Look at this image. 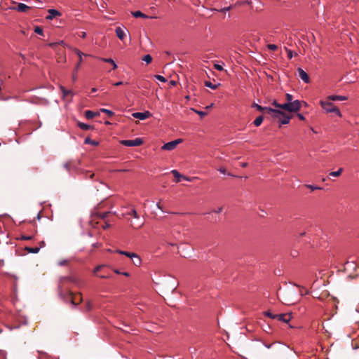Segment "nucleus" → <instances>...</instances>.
I'll list each match as a JSON object with an SVG mask.
<instances>
[{
	"mask_svg": "<svg viewBox=\"0 0 359 359\" xmlns=\"http://www.w3.org/2000/svg\"><path fill=\"white\" fill-rule=\"evenodd\" d=\"M58 294L61 299H62L65 302H70L72 305L76 306L82 302L83 299L81 297V294H79V302H76V297L77 295H74L70 290H65V289L60 288L58 290Z\"/></svg>",
	"mask_w": 359,
	"mask_h": 359,
	"instance_id": "obj_1",
	"label": "nucleus"
},
{
	"mask_svg": "<svg viewBox=\"0 0 359 359\" xmlns=\"http://www.w3.org/2000/svg\"><path fill=\"white\" fill-rule=\"evenodd\" d=\"M320 104L326 113H334L337 116L341 117L342 114L339 109L331 102V100L327 99L326 100H320Z\"/></svg>",
	"mask_w": 359,
	"mask_h": 359,
	"instance_id": "obj_2",
	"label": "nucleus"
},
{
	"mask_svg": "<svg viewBox=\"0 0 359 359\" xmlns=\"http://www.w3.org/2000/svg\"><path fill=\"white\" fill-rule=\"evenodd\" d=\"M68 283H72L78 287H81L82 282L74 276H62L60 278L58 283V290L65 289Z\"/></svg>",
	"mask_w": 359,
	"mask_h": 359,
	"instance_id": "obj_3",
	"label": "nucleus"
},
{
	"mask_svg": "<svg viewBox=\"0 0 359 359\" xmlns=\"http://www.w3.org/2000/svg\"><path fill=\"white\" fill-rule=\"evenodd\" d=\"M284 110L288 112H297L302 107V102L298 100H294L290 102L283 104Z\"/></svg>",
	"mask_w": 359,
	"mask_h": 359,
	"instance_id": "obj_4",
	"label": "nucleus"
},
{
	"mask_svg": "<svg viewBox=\"0 0 359 359\" xmlns=\"http://www.w3.org/2000/svg\"><path fill=\"white\" fill-rule=\"evenodd\" d=\"M121 143L124 145V146H126V147H137V146H140L143 144V140L142 138H140V137H137V138H135V140H122L121 142Z\"/></svg>",
	"mask_w": 359,
	"mask_h": 359,
	"instance_id": "obj_5",
	"label": "nucleus"
},
{
	"mask_svg": "<svg viewBox=\"0 0 359 359\" xmlns=\"http://www.w3.org/2000/svg\"><path fill=\"white\" fill-rule=\"evenodd\" d=\"M181 142H182L181 139H177L175 140L170 141L169 142L164 144L161 149L163 150H168V151L173 150L177 147V145L179 143H180Z\"/></svg>",
	"mask_w": 359,
	"mask_h": 359,
	"instance_id": "obj_6",
	"label": "nucleus"
},
{
	"mask_svg": "<svg viewBox=\"0 0 359 359\" xmlns=\"http://www.w3.org/2000/svg\"><path fill=\"white\" fill-rule=\"evenodd\" d=\"M276 320L278 321H281L283 323H289L290 320L292 319V315L290 313H280L276 315Z\"/></svg>",
	"mask_w": 359,
	"mask_h": 359,
	"instance_id": "obj_7",
	"label": "nucleus"
},
{
	"mask_svg": "<svg viewBox=\"0 0 359 359\" xmlns=\"http://www.w3.org/2000/svg\"><path fill=\"white\" fill-rule=\"evenodd\" d=\"M132 116L135 118L144 120L151 116V114L149 111H145L144 112H135L132 114Z\"/></svg>",
	"mask_w": 359,
	"mask_h": 359,
	"instance_id": "obj_8",
	"label": "nucleus"
},
{
	"mask_svg": "<svg viewBox=\"0 0 359 359\" xmlns=\"http://www.w3.org/2000/svg\"><path fill=\"white\" fill-rule=\"evenodd\" d=\"M298 75L299 78L306 83H309L310 82L309 76L308 74L302 68L297 69Z\"/></svg>",
	"mask_w": 359,
	"mask_h": 359,
	"instance_id": "obj_9",
	"label": "nucleus"
},
{
	"mask_svg": "<svg viewBox=\"0 0 359 359\" xmlns=\"http://www.w3.org/2000/svg\"><path fill=\"white\" fill-rule=\"evenodd\" d=\"M125 29L127 30V29L125 27H117L115 29V32L117 37L121 41H123L126 37Z\"/></svg>",
	"mask_w": 359,
	"mask_h": 359,
	"instance_id": "obj_10",
	"label": "nucleus"
},
{
	"mask_svg": "<svg viewBox=\"0 0 359 359\" xmlns=\"http://www.w3.org/2000/svg\"><path fill=\"white\" fill-rule=\"evenodd\" d=\"M74 52L76 53V55H78L79 57V61L78 62L76 63V66H75V70L76 71H78L79 69L80 68V66L83 62V58H82V56L83 55H85V56H87L88 55H86V54H83L80 50H79L78 48H75L74 49Z\"/></svg>",
	"mask_w": 359,
	"mask_h": 359,
	"instance_id": "obj_11",
	"label": "nucleus"
},
{
	"mask_svg": "<svg viewBox=\"0 0 359 359\" xmlns=\"http://www.w3.org/2000/svg\"><path fill=\"white\" fill-rule=\"evenodd\" d=\"M48 15L46 16V20H51L57 16H61V13L56 9H49L48 11Z\"/></svg>",
	"mask_w": 359,
	"mask_h": 359,
	"instance_id": "obj_12",
	"label": "nucleus"
},
{
	"mask_svg": "<svg viewBox=\"0 0 359 359\" xmlns=\"http://www.w3.org/2000/svg\"><path fill=\"white\" fill-rule=\"evenodd\" d=\"M34 233L29 236L27 235H21L19 238H18V240H22V241H32L34 240L35 235L37 233V229L36 226H35L33 229Z\"/></svg>",
	"mask_w": 359,
	"mask_h": 359,
	"instance_id": "obj_13",
	"label": "nucleus"
},
{
	"mask_svg": "<svg viewBox=\"0 0 359 359\" xmlns=\"http://www.w3.org/2000/svg\"><path fill=\"white\" fill-rule=\"evenodd\" d=\"M30 8H31L29 6H28L27 5L22 4V3H18L16 6L13 7L14 10H16L18 12H21V13H26Z\"/></svg>",
	"mask_w": 359,
	"mask_h": 359,
	"instance_id": "obj_14",
	"label": "nucleus"
},
{
	"mask_svg": "<svg viewBox=\"0 0 359 359\" xmlns=\"http://www.w3.org/2000/svg\"><path fill=\"white\" fill-rule=\"evenodd\" d=\"M124 255H126V257H130L132 259L133 258L137 259V262H135V266H139L141 264V262H142L141 259L136 253L126 251V252L124 253Z\"/></svg>",
	"mask_w": 359,
	"mask_h": 359,
	"instance_id": "obj_15",
	"label": "nucleus"
},
{
	"mask_svg": "<svg viewBox=\"0 0 359 359\" xmlns=\"http://www.w3.org/2000/svg\"><path fill=\"white\" fill-rule=\"evenodd\" d=\"M65 168L69 171H73L77 170V165L74 161H68L64 164Z\"/></svg>",
	"mask_w": 359,
	"mask_h": 359,
	"instance_id": "obj_16",
	"label": "nucleus"
},
{
	"mask_svg": "<svg viewBox=\"0 0 359 359\" xmlns=\"http://www.w3.org/2000/svg\"><path fill=\"white\" fill-rule=\"evenodd\" d=\"M292 115H287L284 112L283 116H280V118H278V119L280 122V126L281 125H285V124L289 123L290 120L292 118Z\"/></svg>",
	"mask_w": 359,
	"mask_h": 359,
	"instance_id": "obj_17",
	"label": "nucleus"
},
{
	"mask_svg": "<svg viewBox=\"0 0 359 359\" xmlns=\"http://www.w3.org/2000/svg\"><path fill=\"white\" fill-rule=\"evenodd\" d=\"M327 99L331 101H345L348 100V97L343 95H332L327 96Z\"/></svg>",
	"mask_w": 359,
	"mask_h": 359,
	"instance_id": "obj_18",
	"label": "nucleus"
},
{
	"mask_svg": "<svg viewBox=\"0 0 359 359\" xmlns=\"http://www.w3.org/2000/svg\"><path fill=\"white\" fill-rule=\"evenodd\" d=\"M274 111H276V113L272 112L271 114H270L271 118L273 119H278L280 116H283L284 115V111H280L279 109H274Z\"/></svg>",
	"mask_w": 359,
	"mask_h": 359,
	"instance_id": "obj_19",
	"label": "nucleus"
},
{
	"mask_svg": "<svg viewBox=\"0 0 359 359\" xmlns=\"http://www.w3.org/2000/svg\"><path fill=\"white\" fill-rule=\"evenodd\" d=\"M100 114L99 112H94L93 111L87 110L85 111V117L87 119H91L93 117L98 116Z\"/></svg>",
	"mask_w": 359,
	"mask_h": 359,
	"instance_id": "obj_20",
	"label": "nucleus"
},
{
	"mask_svg": "<svg viewBox=\"0 0 359 359\" xmlns=\"http://www.w3.org/2000/svg\"><path fill=\"white\" fill-rule=\"evenodd\" d=\"M131 13L135 18H149L148 15H145L140 11H133Z\"/></svg>",
	"mask_w": 359,
	"mask_h": 359,
	"instance_id": "obj_21",
	"label": "nucleus"
},
{
	"mask_svg": "<svg viewBox=\"0 0 359 359\" xmlns=\"http://www.w3.org/2000/svg\"><path fill=\"white\" fill-rule=\"evenodd\" d=\"M100 60L102 62H107L109 64H111L113 65V69H115L117 68V65L116 62L112 60L111 58H104L101 57Z\"/></svg>",
	"mask_w": 359,
	"mask_h": 359,
	"instance_id": "obj_22",
	"label": "nucleus"
},
{
	"mask_svg": "<svg viewBox=\"0 0 359 359\" xmlns=\"http://www.w3.org/2000/svg\"><path fill=\"white\" fill-rule=\"evenodd\" d=\"M77 126L82 130H90V129H93V126H90L88 124H86V123H82V122H79L77 123Z\"/></svg>",
	"mask_w": 359,
	"mask_h": 359,
	"instance_id": "obj_23",
	"label": "nucleus"
},
{
	"mask_svg": "<svg viewBox=\"0 0 359 359\" xmlns=\"http://www.w3.org/2000/svg\"><path fill=\"white\" fill-rule=\"evenodd\" d=\"M84 144H91V145H93V146H98L100 143H99V142H97L96 140H93L90 139L89 137H87L84 140Z\"/></svg>",
	"mask_w": 359,
	"mask_h": 359,
	"instance_id": "obj_24",
	"label": "nucleus"
},
{
	"mask_svg": "<svg viewBox=\"0 0 359 359\" xmlns=\"http://www.w3.org/2000/svg\"><path fill=\"white\" fill-rule=\"evenodd\" d=\"M171 172L172 173V175H174L175 177H176V180L175 182H180L181 181V180L182 179V177H183V175H181L177 170H172L171 171Z\"/></svg>",
	"mask_w": 359,
	"mask_h": 359,
	"instance_id": "obj_25",
	"label": "nucleus"
},
{
	"mask_svg": "<svg viewBox=\"0 0 359 359\" xmlns=\"http://www.w3.org/2000/svg\"><path fill=\"white\" fill-rule=\"evenodd\" d=\"M25 250L27 251L28 253L36 254L39 252V248L25 247Z\"/></svg>",
	"mask_w": 359,
	"mask_h": 359,
	"instance_id": "obj_26",
	"label": "nucleus"
},
{
	"mask_svg": "<svg viewBox=\"0 0 359 359\" xmlns=\"http://www.w3.org/2000/svg\"><path fill=\"white\" fill-rule=\"evenodd\" d=\"M263 121H264V116L261 115L255 119L253 123L255 126H259L262 124V123L263 122Z\"/></svg>",
	"mask_w": 359,
	"mask_h": 359,
	"instance_id": "obj_27",
	"label": "nucleus"
},
{
	"mask_svg": "<svg viewBox=\"0 0 359 359\" xmlns=\"http://www.w3.org/2000/svg\"><path fill=\"white\" fill-rule=\"evenodd\" d=\"M60 89L61 90V92L62 93V96L63 97H67L68 95L71 94L72 93V91L71 90H67L64 86H60Z\"/></svg>",
	"mask_w": 359,
	"mask_h": 359,
	"instance_id": "obj_28",
	"label": "nucleus"
},
{
	"mask_svg": "<svg viewBox=\"0 0 359 359\" xmlns=\"http://www.w3.org/2000/svg\"><path fill=\"white\" fill-rule=\"evenodd\" d=\"M342 171H343V169L342 168H339L337 171L330 172L329 175L330 176H332V177H338V176H339L341 174Z\"/></svg>",
	"mask_w": 359,
	"mask_h": 359,
	"instance_id": "obj_29",
	"label": "nucleus"
},
{
	"mask_svg": "<svg viewBox=\"0 0 359 359\" xmlns=\"http://www.w3.org/2000/svg\"><path fill=\"white\" fill-rule=\"evenodd\" d=\"M252 107L255 108L259 111L263 112L265 109V107H262L257 103H253Z\"/></svg>",
	"mask_w": 359,
	"mask_h": 359,
	"instance_id": "obj_30",
	"label": "nucleus"
},
{
	"mask_svg": "<svg viewBox=\"0 0 359 359\" xmlns=\"http://www.w3.org/2000/svg\"><path fill=\"white\" fill-rule=\"evenodd\" d=\"M264 316H267L271 319H276V314H273L270 311H266L263 313Z\"/></svg>",
	"mask_w": 359,
	"mask_h": 359,
	"instance_id": "obj_31",
	"label": "nucleus"
},
{
	"mask_svg": "<svg viewBox=\"0 0 359 359\" xmlns=\"http://www.w3.org/2000/svg\"><path fill=\"white\" fill-rule=\"evenodd\" d=\"M304 186L306 187H307L308 189H310L311 191L323 189V188L320 187H318V186H315V185H311V184H305Z\"/></svg>",
	"mask_w": 359,
	"mask_h": 359,
	"instance_id": "obj_32",
	"label": "nucleus"
},
{
	"mask_svg": "<svg viewBox=\"0 0 359 359\" xmlns=\"http://www.w3.org/2000/svg\"><path fill=\"white\" fill-rule=\"evenodd\" d=\"M142 60L144 61L147 64H149L152 61V57L149 54L145 55L142 57Z\"/></svg>",
	"mask_w": 359,
	"mask_h": 359,
	"instance_id": "obj_33",
	"label": "nucleus"
},
{
	"mask_svg": "<svg viewBox=\"0 0 359 359\" xmlns=\"http://www.w3.org/2000/svg\"><path fill=\"white\" fill-rule=\"evenodd\" d=\"M126 215H130V216H133V217H135V218H136V219L139 218V216H138V215H137V211L135 210V209H132V210H130L129 212H128L126 213Z\"/></svg>",
	"mask_w": 359,
	"mask_h": 359,
	"instance_id": "obj_34",
	"label": "nucleus"
},
{
	"mask_svg": "<svg viewBox=\"0 0 359 359\" xmlns=\"http://www.w3.org/2000/svg\"><path fill=\"white\" fill-rule=\"evenodd\" d=\"M100 111L105 113L106 114H107L109 117H111L114 115V113L109 109L102 108L100 109Z\"/></svg>",
	"mask_w": 359,
	"mask_h": 359,
	"instance_id": "obj_35",
	"label": "nucleus"
},
{
	"mask_svg": "<svg viewBox=\"0 0 359 359\" xmlns=\"http://www.w3.org/2000/svg\"><path fill=\"white\" fill-rule=\"evenodd\" d=\"M205 86L212 89H216L217 88V85L212 84L210 81H205Z\"/></svg>",
	"mask_w": 359,
	"mask_h": 359,
	"instance_id": "obj_36",
	"label": "nucleus"
},
{
	"mask_svg": "<svg viewBox=\"0 0 359 359\" xmlns=\"http://www.w3.org/2000/svg\"><path fill=\"white\" fill-rule=\"evenodd\" d=\"M272 105H273L274 107H277V108H279V109H283L284 110V107H283V104H279L277 100H274L272 102Z\"/></svg>",
	"mask_w": 359,
	"mask_h": 359,
	"instance_id": "obj_37",
	"label": "nucleus"
},
{
	"mask_svg": "<svg viewBox=\"0 0 359 359\" xmlns=\"http://www.w3.org/2000/svg\"><path fill=\"white\" fill-rule=\"evenodd\" d=\"M34 32L38 34H40V35H43V29L41 27H39V26L35 27Z\"/></svg>",
	"mask_w": 359,
	"mask_h": 359,
	"instance_id": "obj_38",
	"label": "nucleus"
},
{
	"mask_svg": "<svg viewBox=\"0 0 359 359\" xmlns=\"http://www.w3.org/2000/svg\"><path fill=\"white\" fill-rule=\"evenodd\" d=\"M109 214V212H100V213H97V217L101 218V219H105L107 215Z\"/></svg>",
	"mask_w": 359,
	"mask_h": 359,
	"instance_id": "obj_39",
	"label": "nucleus"
},
{
	"mask_svg": "<svg viewBox=\"0 0 359 359\" xmlns=\"http://www.w3.org/2000/svg\"><path fill=\"white\" fill-rule=\"evenodd\" d=\"M285 51L287 53V58L288 59H292V57H293V52L291 50H290V49H288L287 48H285Z\"/></svg>",
	"mask_w": 359,
	"mask_h": 359,
	"instance_id": "obj_40",
	"label": "nucleus"
},
{
	"mask_svg": "<svg viewBox=\"0 0 359 359\" xmlns=\"http://www.w3.org/2000/svg\"><path fill=\"white\" fill-rule=\"evenodd\" d=\"M192 109L194 111L195 113L198 114L201 118L207 115V112H205V111H198V110L194 109Z\"/></svg>",
	"mask_w": 359,
	"mask_h": 359,
	"instance_id": "obj_41",
	"label": "nucleus"
},
{
	"mask_svg": "<svg viewBox=\"0 0 359 359\" xmlns=\"http://www.w3.org/2000/svg\"><path fill=\"white\" fill-rule=\"evenodd\" d=\"M263 112H265L269 114H271L272 112L276 113V111H274V109L268 107H265V109Z\"/></svg>",
	"mask_w": 359,
	"mask_h": 359,
	"instance_id": "obj_42",
	"label": "nucleus"
},
{
	"mask_svg": "<svg viewBox=\"0 0 359 359\" xmlns=\"http://www.w3.org/2000/svg\"><path fill=\"white\" fill-rule=\"evenodd\" d=\"M267 48L271 50L275 51L278 49V46L276 44H268Z\"/></svg>",
	"mask_w": 359,
	"mask_h": 359,
	"instance_id": "obj_43",
	"label": "nucleus"
},
{
	"mask_svg": "<svg viewBox=\"0 0 359 359\" xmlns=\"http://www.w3.org/2000/svg\"><path fill=\"white\" fill-rule=\"evenodd\" d=\"M285 99L287 102H293V96L291 94L287 93L285 95Z\"/></svg>",
	"mask_w": 359,
	"mask_h": 359,
	"instance_id": "obj_44",
	"label": "nucleus"
},
{
	"mask_svg": "<svg viewBox=\"0 0 359 359\" xmlns=\"http://www.w3.org/2000/svg\"><path fill=\"white\" fill-rule=\"evenodd\" d=\"M198 177H187L185 175H183L182 177V179L186 180V181H189V182H193L194 180L197 179Z\"/></svg>",
	"mask_w": 359,
	"mask_h": 359,
	"instance_id": "obj_45",
	"label": "nucleus"
},
{
	"mask_svg": "<svg viewBox=\"0 0 359 359\" xmlns=\"http://www.w3.org/2000/svg\"><path fill=\"white\" fill-rule=\"evenodd\" d=\"M252 2L251 1H237L236 2V5H239V6H242V5H245V4H250Z\"/></svg>",
	"mask_w": 359,
	"mask_h": 359,
	"instance_id": "obj_46",
	"label": "nucleus"
},
{
	"mask_svg": "<svg viewBox=\"0 0 359 359\" xmlns=\"http://www.w3.org/2000/svg\"><path fill=\"white\" fill-rule=\"evenodd\" d=\"M155 77L159 80L160 81H162V82H165L166 81V79L164 76H161V75H156Z\"/></svg>",
	"mask_w": 359,
	"mask_h": 359,
	"instance_id": "obj_47",
	"label": "nucleus"
},
{
	"mask_svg": "<svg viewBox=\"0 0 359 359\" xmlns=\"http://www.w3.org/2000/svg\"><path fill=\"white\" fill-rule=\"evenodd\" d=\"M214 68L218 71H222L224 69L223 67L219 64H215Z\"/></svg>",
	"mask_w": 359,
	"mask_h": 359,
	"instance_id": "obj_48",
	"label": "nucleus"
},
{
	"mask_svg": "<svg viewBox=\"0 0 359 359\" xmlns=\"http://www.w3.org/2000/svg\"><path fill=\"white\" fill-rule=\"evenodd\" d=\"M68 262H69L68 260L63 259V260L60 261L58 264L60 266H65V265H67L68 264Z\"/></svg>",
	"mask_w": 359,
	"mask_h": 359,
	"instance_id": "obj_49",
	"label": "nucleus"
},
{
	"mask_svg": "<svg viewBox=\"0 0 359 359\" xmlns=\"http://www.w3.org/2000/svg\"><path fill=\"white\" fill-rule=\"evenodd\" d=\"M46 245V243L43 241H41L39 243V246H36L37 248H39V250L42 248H43Z\"/></svg>",
	"mask_w": 359,
	"mask_h": 359,
	"instance_id": "obj_50",
	"label": "nucleus"
},
{
	"mask_svg": "<svg viewBox=\"0 0 359 359\" xmlns=\"http://www.w3.org/2000/svg\"><path fill=\"white\" fill-rule=\"evenodd\" d=\"M104 267V266H102V265L96 266L94 269V273H97V271H99L101 269H102Z\"/></svg>",
	"mask_w": 359,
	"mask_h": 359,
	"instance_id": "obj_51",
	"label": "nucleus"
},
{
	"mask_svg": "<svg viewBox=\"0 0 359 359\" xmlns=\"http://www.w3.org/2000/svg\"><path fill=\"white\" fill-rule=\"evenodd\" d=\"M218 171L222 173V174H226V170L223 168V167H221L218 169Z\"/></svg>",
	"mask_w": 359,
	"mask_h": 359,
	"instance_id": "obj_52",
	"label": "nucleus"
},
{
	"mask_svg": "<svg viewBox=\"0 0 359 359\" xmlns=\"http://www.w3.org/2000/svg\"><path fill=\"white\" fill-rule=\"evenodd\" d=\"M222 211V208L220 207V208L213 210L212 212L218 214V213H220Z\"/></svg>",
	"mask_w": 359,
	"mask_h": 359,
	"instance_id": "obj_53",
	"label": "nucleus"
},
{
	"mask_svg": "<svg viewBox=\"0 0 359 359\" xmlns=\"http://www.w3.org/2000/svg\"><path fill=\"white\" fill-rule=\"evenodd\" d=\"M297 117L301 121H304L305 120V117L302 114H297Z\"/></svg>",
	"mask_w": 359,
	"mask_h": 359,
	"instance_id": "obj_54",
	"label": "nucleus"
},
{
	"mask_svg": "<svg viewBox=\"0 0 359 359\" xmlns=\"http://www.w3.org/2000/svg\"><path fill=\"white\" fill-rule=\"evenodd\" d=\"M85 173L86 174H89V177H88L90 178V179H93L94 175H95L94 173L90 172V171H85Z\"/></svg>",
	"mask_w": 359,
	"mask_h": 359,
	"instance_id": "obj_55",
	"label": "nucleus"
},
{
	"mask_svg": "<svg viewBox=\"0 0 359 359\" xmlns=\"http://www.w3.org/2000/svg\"><path fill=\"white\" fill-rule=\"evenodd\" d=\"M78 71L74 70L73 74H72V79L73 81H75L76 79V74Z\"/></svg>",
	"mask_w": 359,
	"mask_h": 359,
	"instance_id": "obj_56",
	"label": "nucleus"
},
{
	"mask_svg": "<svg viewBox=\"0 0 359 359\" xmlns=\"http://www.w3.org/2000/svg\"><path fill=\"white\" fill-rule=\"evenodd\" d=\"M99 277L101 278L105 279V278H109V276L106 275V274H102V275H99Z\"/></svg>",
	"mask_w": 359,
	"mask_h": 359,
	"instance_id": "obj_57",
	"label": "nucleus"
},
{
	"mask_svg": "<svg viewBox=\"0 0 359 359\" xmlns=\"http://www.w3.org/2000/svg\"><path fill=\"white\" fill-rule=\"evenodd\" d=\"M156 206L158 209H160L161 210L163 211V206L161 205V203L160 202H158L156 203Z\"/></svg>",
	"mask_w": 359,
	"mask_h": 359,
	"instance_id": "obj_58",
	"label": "nucleus"
},
{
	"mask_svg": "<svg viewBox=\"0 0 359 359\" xmlns=\"http://www.w3.org/2000/svg\"><path fill=\"white\" fill-rule=\"evenodd\" d=\"M142 225H143V223H140V224H137V226H135L133 224H131V226H132L133 228H135V229H139V228H140Z\"/></svg>",
	"mask_w": 359,
	"mask_h": 359,
	"instance_id": "obj_59",
	"label": "nucleus"
},
{
	"mask_svg": "<svg viewBox=\"0 0 359 359\" xmlns=\"http://www.w3.org/2000/svg\"><path fill=\"white\" fill-rule=\"evenodd\" d=\"M230 9H231V6H228V7H225V8H222L221 11L222 12H226V11H229Z\"/></svg>",
	"mask_w": 359,
	"mask_h": 359,
	"instance_id": "obj_60",
	"label": "nucleus"
},
{
	"mask_svg": "<svg viewBox=\"0 0 359 359\" xmlns=\"http://www.w3.org/2000/svg\"><path fill=\"white\" fill-rule=\"evenodd\" d=\"M109 226H110V224H109V223L105 222V224L102 226V228H103L104 229H107Z\"/></svg>",
	"mask_w": 359,
	"mask_h": 359,
	"instance_id": "obj_61",
	"label": "nucleus"
},
{
	"mask_svg": "<svg viewBox=\"0 0 359 359\" xmlns=\"http://www.w3.org/2000/svg\"><path fill=\"white\" fill-rule=\"evenodd\" d=\"M100 245H101V244L99 243H95L93 244V248H99Z\"/></svg>",
	"mask_w": 359,
	"mask_h": 359,
	"instance_id": "obj_62",
	"label": "nucleus"
},
{
	"mask_svg": "<svg viewBox=\"0 0 359 359\" xmlns=\"http://www.w3.org/2000/svg\"><path fill=\"white\" fill-rule=\"evenodd\" d=\"M116 252H117V253H118L120 255H124V253L126 252V251L117 250H116Z\"/></svg>",
	"mask_w": 359,
	"mask_h": 359,
	"instance_id": "obj_63",
	"label": "nucleus"
},
{
	"mask_svg": "<svg viewBox=\"0 0 359 359\" xmlns=\"http://www.w3.org/2000/svg\"><path fill=\"white\" fill-rule=\"evenodd\" d=\"M241 166L242 168H246L248 166V163H246V162L241 163Z\"/></svg>",
	"mask_w": 359,
	"mask_h": 359,
	"instance_id": "obj_64",
	"label": "nucleus"
}]
</instances>
